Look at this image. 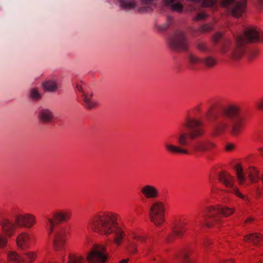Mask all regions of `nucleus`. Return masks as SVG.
<instances>
[{
  "mask_svg": "<svg viewBox=\"0 0 263 263\" xmlns=\"http://www.w3.org/2000/svg\"><path fill=\"white\" fill-rule=\"evenodd\" d=\"M222 37V34L220 32L216 33L213 37V41L217 43Z\"/></svg>",
  "mask_w": 263,
  "mask_h": 263,
  "instance_id": "nucleus-38",
  "label": "nucleus"
},
{
  "mask_svg": "<svg viewBox=\"0 0 263 263\" xmlns=\"http://www.w3.org/2000/svg\"><path fill=\"white\" fill-rule=\"evenodd\" d=\"M13 221H14L13 220ZM0 225L4 234L8 237L12 236L18 227L15 221H12L7 218H3L1 221Z\"/></svg>",
  "mask_w": 263,
  "mask_h": 263,
  "instance_id": "nucleus-16",
  "label": "nucleus"
},
{
  "mask_svg": "<svg viewBox=\"0 0 263 263\" xmlns=\"http://www.w3.org/2000/svg\"><path fill=\"white\" fill-rule=\"evenodd\" d=\"M211 243V241L209 240H205L203 243L204 246L206 247L207 245Z\"/></svg>",
  "mask_w": 263,
  "mask_h": 263,
  "instance_id": "nucleus-45",
  "label": "nucleus"
},
{
  "mask_svg": "<svg viewBox=\"0 0 263 263\" xmlns=\"http://www.w3.org/2000/svg\"><path fill=\"white\" fill-rule=\"evenodd\" d=\"M121 7L126 9H131L136 7V3L133 0H118Z\"/></svg>",
  "mask_w": 263,
  "mask_h": 263,
  "instance_id": "nucleus-26",
  "label": "nucleus"
},
{
  "mask_svg": "<svg viewBox=\"0 0 263 263\" xmlns=\"http://www.w3.org/2000/svg\"><path fill=\"white\" fill-rule=\"evenodd\" d=\"M187 58L190 67L192 69H195L196 66L201 63L208 68H212L217 64L216 59L212 56H208L201 59L190 53L189 54Z\"/></svg>",
  "mask_w": 263,
  "mask_h": 263,
  "instance_id": "nucleus-12",
  "label": "nucleus"
},
{
  "mask_svg": "<svg viewBox=\"0 0 263 263\" xmlns=\"http://www.w3.org/2000/svg\"><path fill=\"white\" fill-rule=\"evenodd\" d=\"M143 250L146 252V254H148L152 251V248L149 245L145 244L144 245Z\"/></svg>",
  "mask_w": 263,
  "mask_h": 263,
  "instance_id": "nucleus-39",
  "label": "nucleus"
},
{
  "mask_svg": "<svg viewBox=\"0 0 263 263\" xmlns=\"http://www.w3.org/2000/svg\"><path fill=\"white\" fill-rule=\"evenodd\" d=\"M182 125L186 129V132L180 130L177 135V140L180 146L164 142V146L167 151L174 154L198 156L215 147V145L212 142L199 139L205 134L201 121L187 117Z\"/></svg>",
  "mask_w": 263,
  "mask_h": 263,
  "instance_id": "nucleus-1",
  "label": "nucleus"
},
{
  "mask_svg": "<svg viewBox=\"0 0 263 263\" xmlns=\"http://www.w3.org/2000/svg\"><path fill=\"white\" fill-rule=\"evenodd\" d=\"M256 106L259 109H263V100L257 103L256 104Z\"/></svg>",
  "mask_w": 263,
  "mask_h": 263,
  "instance_id": "nucleus-42",
  "label": "nucleus"
},
{
  "mask_svg": "<svg viewBox=\"0 0 263 263\" xmlns=\"http://www.w3.org/2000/svg\"><path fill=\"white\" fill-rule=\"evenodd\" d=\"M16 242L19 248L22 250H26L29 248L31 237L27 233H22L17 236Z\"/></svg>",
  "mask_w": 263,
  "mask_h": 263,
  "instance_id": "nucleus-18",
  "label": "nucleus"
},
{
  "mask_svg": "<svg viewBox=\"0 0 263 263\" xmlns=\"http://www.w3.org/2000/svg\"><path fill=\"white\" fill-rule=\"evenodd\" d=\"M256 42H263V32L256 27H249L245 29L243 34L236 36L234 43L230 40H224L220 46V52L222 55L238 60L245 53L246 44Z\"/></svg>",
  "mask_w": 263,
  "mask_h": 263,
  "instance_id": "nucleus-4",
  "label": "nucleus"
},
{
  "mask_svg": "<svg viewBox=\"0 0 263 263\" xmlns=\"http://www.w3.org/2000/svg\"><path fill=\"white\" fill-rule=\"evenodd\" d=\"M91 242V239H90L89 238L86 237V239H85V241H84V243H85V245H88L89 243H90Z\"/></svg>",
  "mask_w": 263,
  "mask_h": 263,
  "instance_id": "nucleus-43",
  "label": "nucleus"
},
{
  "mask_svg": "<svg viewBox=\"0 0 263 263\" xmlns=\"http://www.w3.org/2000/svg\"><path fill=\"white\" fill-rule=\"evenodd\" d=\"M169 46L173 50H187L189 43L184 32L181 30L176 31L170 40Z\"/></svg>",
  "mask_w": 263,
  "mask_h": 263,
  "instance_id": "nucleus-9",
  "label": "nucleus"
},
{
  "mask_svg": "<svg viewBox=\"0 0 263 263\" xmlns=\"http://www.w3.org/2000/svg\"><path fill=\"white\" fill-rule=\"evenodd\" d=\"M235 170L236 176L238 179L239 183L242 184L246 180V177L243 174L242 169L241 166L238 164L237 165L235 166Z\"/></svg>",
  "mask_w": 263,
  "mask_h": 263,
  "instance_id": "nucleus-29",
  "label": "nucleus"
},
{
  "mask_svg": "<svg viewBox=\"0 0 263 263\" xmlns=\"http://www.w3.org/2000/svg\"><path fill=\"white\" fill-rule=\"evenodd\" d=\"M76 87L81 93L80 97L82 98V104L85 108L91 109L98 105L97 102L92 99L93 94L92 92L84 91L82 87L79 84L77 85Z\"/></svg>",
  "mask_w": 263,
  "mask_h": 263,
  "instance_id": "nucleus-15",
  "label": "nucleus"
},
{
  "mask_svg": "<svg viewBox=\"0 0 263 263\" xmlns=\"http://www.w3.org/2000/svg\"><path fill=\"white\" fill-rule=\"evenodd\" d=\"M132 239L136 240L141 243H144L146 239V237L144 236L137 235L135 234H132Z\"/></svg>",
  "mask_w": 263,
  "mask_h": 263,
  "instance_id": "nucleus-35",
  "label": "nucleus"
},
{
  "mask_svg": "<svg viewBox=\"0 0 263 263\" xmlns=\"http://www.w3.org/2000/svg\"><path fill=\"white\" fill-rule=\"evenodd\" d=\"M45 90L49 92H55L59 88V84L54 80H47L43 83Z\"/></svg>",
  "mask_w": 263,
  "mask_h": 263,
  "instance_id": "nucleus-23",
  "label": "nucleus"
},
{
  "mask_svg": "<svg viewBox=\"0 0 263 263\" xmlns=\"http://www.w3.org/2000/svg\"><path fill=\"white\" fill-rule=\"evenodd\" d=\"M212 121L214 135L229 131L233 136H237L242 129L241 108L237 104H229L220 108L213 115Z\"/></svg>",
  "mask_w": 263,
  "mask_h": 263,
  "instance_id": "nucleus-2",
  "label": "nucleus"
},
{
  "mask_svg": "<svg viewBox=\"0 0 263 263\" xmlns=\"http://www.w3.org/2000/svg\"><path fill=\"white\" fill-rule=\"evenodd\" d=\"M253 55H250V58H252Z\"/></svg>",
  "mask_w": 263,
  "mask_h": 263,
  "instance_id": "nucleus-49",
  "label": "nucleus"
},
{
  "mask_svg": "<svg viewBox=\"0 0 263 263\" xmlns=\"http://www.w3.org/2000/svg\"><path fill=\"white\" fill-rule=\"evenodd\" d=\"M172 18H169L165 23L163 25L158 26V29L161 31H164L166 30L172 24Z\"/></svg>",
  "mask_w": 263,
  "mask_h": 263,
  "instance_id": "nucleus-32",
  "label": "nucleus"
},
{
  "mask_svg": "<svg viewBox=\"0 0 263 263\" xmlns=\"http://www.w3.org/2000/svg\"><path fill=\"white\" fill-rule=\"evenodd\" d=\"M261 236L257 233L250 234L244 237L246 242H251L254 245L257 246L258 242L261 240Z\"/></svg>",
  "mask_w": 263,
  "mask_h": 263,
  "instance_id": "nucleus-25",
  "label": "nucleus"
},
{
  "mask_svg": "<svg viewBox=\"0 0 263 263\" xmlns=\"http://www.w3.org/2000/svg\"><path fill=\"white\" fill-rule=\"evenodd\" d=\"M8 237L5 235L2 234L0 232V249H4L6 248L8 242Z\"/></svg>",
  "mask_w": 263,
  "mask_h": 263,
  "instance_id": "nucleus-33",
  "label": "nucleus"
},
{
  "mask_svg": "<svg viewBox=\"0 0 263 263\" xmlns=\"http://www.w3.org/2000/svg\"><path fill=\"white\" fill-rule=\"evenodd\" d=\"M87 259L89 263H105L108 260V255L104 247L95 244L88 254Z\"/></svg>",
  "mask_w": 263,
  "mask_h": 263,
  "instance_id": "nucleus-10",
  "label": "nucleus"
},
{
  "mask_svg": "<svg viewBox=\"0 0 263 263\" xmlns=\"http://www.w3.org/2000/svg\"><path fill=\"white\" fill-rule=\"evenodd\" d=\"M249 177L251 182L254 183L261 180L263 184V171L259 175L258 171L254 168H251L249 171Z\"/></svg>",
  "mask_w": 263,
  "mask_h": 263,
  "instance_id": "nucleus-24",
  "label": "nucleus"
},
{
  "mask_svg": "<svg viewBox=\"0 0 263 263\" xmlns=\"http://www.w3.org/2000/svg\"><path fill=\"white\" fill-rule=\"evenodd\" d=\"M185 223H182L177 224L173 229L172 232L166 236V240L167 242L174 241L176 236H181L185 231Z\"/></svg>",
  "mask_w": 263,
  "mask_h": 263,
  "instance_id": "nucleus-20",
  "label": "nucleus"
},
{
  "mask_svg": "<svg viewBox=\"0 0 263 263\" xmlns=\"http://www.w3.org/2000/svg\"><path fill=\"white\" fill-rule=\"evenodd\" d=\"M181 259L183 261L184 263H193L189 258V256L187 252H183L181 254Z\"/></svg>",
  "mask_w": 263,
  "mask_h": 263,
  "instance_id": "nucleus-37",
  "label": "nucleus"
},
{
  "mask_svg": "<svg viewBox=\"0 0 263 263\" xmlns=\"http://www.w3.org/2000/svg\"><path fill=\"white\" fill-rule=\"evenodd\" d=\"M0 263H4V262H3L0 261Z\"/></svg>",
  "mask_w": 263,
  "mask_h": 263,
  "instance_id": "nucleus-50",
  "label": "nucleus"
},
{
  "mask_svg": "<svg viewBox=\"0 0 263 263\" xmlns=\"http://www.w3.org/2000/svg\"><path fill=\"white\" fill-rule=\"evenodd\" d=\"M262 261H263V259H262Z\"/></svg>",
  "mask_w": 263,
  "mask_h": 263,
  "instance_id": "nucleus-51",
  "label": "nucleus"
},
{
  "mask_svg": "<svg viewBox=\"0 0 263 263\" xmlns=\"http://www.w3.org/2000/svg\"><path fill=\"white\" fill-rule=\"evenodd\" d=\"M30 97L34 101L39 100L41 97V94L36 88H33L30 91Z\"/></svg>",
  "mask_w": 263,
  "mask_h": 263,
  "instance_id": "nucleus-31",
  "label": "nucleus"
},
{
  "mask_svg": "<svg viewBox=\"0 0 263 263\" xmlns=\"http://www.w3.org/2000/svg\"><path fill=\"white\" fill-rule=\"evenodd\" d=\"M255 4L258 8L263 9V0H256Z\"/></svg>",
  "mask_w": 263,
  "mask_h": 263,
  "instance_id": "nucleus-40",
  "label": "nucleus"
},
{
  "mask_svg": "<svg viewBox=\"0 0 263 263\" xmlns=\"http://www.w3.org/2000/svg\"><path fill=\"white\" fill-rule=\"evenodd\" d=\"M219 181L227 188L226 192L235 194L242 199L247 200L248 198L242 194L234 186V178L229 173L224 171L220 172L218 175Z\"/></svg>",
  "mask_w": 263,
  "mask_h": 263,
  "instance_id": "nucleus-11",
  "label": "nucleus"
},
{
  "mask_svg": "<svg viewBox=\"0 0 263 263\" xmlns=\"http://www.w3.org/2000/svg\"><path fill=\"white\" fill-rule=\"evenodd\" d=\"M36 257V255L34 252H26L24 253L23 257L14 252H10L7 254L8 260L11 263H22L25 260L31 263Z\"/></svg>",
  "mask_w": 263,
  "mask_h": 263,
  "instance_id": "nucleus-14",
  "label": "nucleus"
},
{
  "mask_svg": "<svg viewBox=\"0 0 263 263\" xmlns=\"http://www.w3.org/2000/svg\"><path fill=\"white\" fill-rule=\"evenodd\" d=\"M213 29V26L210 24H205L202 25L199 28L197 31H199L201 33H205L212 30ZM195 31H196V30H195Z\"/></svg>",
  "mask_w": 263,
  "mask_h": 263,
  "instance_id": "nucleus-34",
  "label": "nucleus"
},
{
  "mask_svg": "<svg viewBox=\"0 0 263 263\" xmlns=\"http://www.w3.org/2000/svg\"><path fill=\"white\" fill-rule=\"evenodd\" d=\"M140 192L146 199H153L158 197L159 192L158 189L151 184H146L141 188Z\"/></svg>",
  "mask_w": 263,
  "mask_h": 263,
  "instance_id": "nucleus-17",
  "label": "nucleus"
},
{
  "mask_svg": "<svg viewBox=\"0 0 263 263\" xmlns=\"http://www.w3.org/2000/svg\"><path fill=\"white\" fill-rule=\"evenodd\" d=\"M189 3V10L193 11L200 7H210L214 5L217 0H187ZM221 5L228 8L231 15L235 17H240L246 11L247 0H221Z\"/></svg>",
  "mask_w": 263,
  "mask_h": 263,
  "instance_id": "nucleus-6",
  "label": "nucleus"
},
{
  "mask_svg": "<svg viewBox=\"0 0 263 263\" xmlns=\"http://www.w3.org/2000/svg\"><path fill=\"white\" fill-rule=\"evenodd\" d=\"M129 261V258L123 259L120 260L119 263H127Z\"/></svg>",
  "mask_w": 263,
  "mask_h": 263,
  "instance_id": "nucleus-44",
  "label": "nucleus"
},
{
  "mask_svg": "<svg viewBox=\"0 0 263 263\" xmlns=\"http://www.w3.org/2000/svg\"><path fill=\"white\" fill-rule=\"evenodd\" d=\"M87 229L101 235H112L113 241L117 246L122 244L125 237L115 213L101 212L93 215L88 220Z\"/></svg>",
  "mask_w": 263,
  "mask_h": 263,
  "instance_id": "nucleus-3",
  "label": "nucleus"
},
{
  "mask_svg": "<svg viewBox=\"0 0 263 263\" xmlns=\"http://www.w3.org/2000/svg\"><path fill=\"white\" fill-rule=\"evenodd\" d=\"M234 147V145L233 144H228L226 146V149L227 151H232Z\"/></svg>",
  "mask_w": 263,
  "mask_h": 263,
  "instance_id": "nucleus-41",
  "label": "nucleus"
},
{
  "mask_svg": "<svg viewBox=\"0 0 263 263\" xmlns=\"http://www.w3.org/2000/svg\"><path fill=\"white\" fill-rule=\"evenodd\" d=\"M164 5L171 8L173 10L181 12L183 8V5L180 0H163Z\"/></svg>",
  "mask_w": 263,
  "mask_h": 263,
  "instance_id": "nucleus-22",
  "label": "nucleus"
},
{
  "mask_svg": "<svg viewBox=\"0 0 263 263\" xmlns=\"http://www.w3.org/2000/svg\"><path fill=\"white\" fill-rule=\"evenodd\" d=\"M70 216V211L60 210L53 212L52 218L48 216L44 217L46 227L53 241V248L56 251H61L64 249L68 230L65 227H55V224L67 221Z\"/></svg>",
  "mask_w": 263,
  "mask_h": 263,
  "instance_id": "nucleus-5",
  "label": "nucleus"
},
{
  "mask_svg": "<svg viewBox=\"0 0 263 263\" xmlns=\"http://www.w3.org/2000/svg\"><path fill=\"white\" fill-rule=\"evenodd\" d=\"M85 259L83 257L74 254H69L68 263H85Z\"/></svg>",
  "mask_w": 263,
  "mask_h": 263,
  "instance_id": "nucleus-28",
  "label": "nucleus"
},
{
  "mask_svg": "<svg viewBox=\"0 0 263 263\" xmlns=\"http://www.w3.org/2000/svg\"><path fill=\"white\" fill-rule=\"evenodd\" d=\"M195 46L199 50L203 52H210L211 51L207 44L201 41H197L196 42Z\"/></svg>",
  "mask_w": 263,
  "mask_h": 263,
  "instance_id": "nucleus-27",
  "label": "nucleus"
},
{
  "mask_svg": "<svg viewBox=\"0 0 263 263\" xmlns=\"http://www.w3.org/2000/svg\"><path fill=\"white\" fill-rule=\"evenodd\" d=\"M38 117L42 122L48 123L53 119L54 114L51 109L48 108H43L39 110Z\"/></svg>",
  "mask_w": 263,
  "mask_h": 263,
  "instance_id": "nucleus-19",
  "label": "nucleus"
},
{
  "mask_svg": "<svg viewBox=\"0 0 263 263\" xmlns=\"http://www.w3.org/2000/svg\"><path fill=\"white\" fill-rule=\"evenodd\" d=\"M208 16V15L205 12L202 11L197 15L194 20L196 21L204 20Z\"/></svg>",
  "mask_w": 263,
  "mask_h": 263,
  "instance_id": "nucleus-36",
  "label": "nucleus"
},
{
  "mask_svg": "<svg viewBox=\"0 0 263 263\" xmlns=\"http://www.w3.org/2000/svg\"><path fill=\"white\" fill-rule=\"evenodd\" d=\"M253 220V218H251V217H249L248 218V219H247L246 220H245V222H248L249 221H251Z\"/></svg>",
  "mask_w": 263,
  "mask_h": 263,
  "instance_id": "nucleus-47",
  "label": "nucleus"
},
{
  "mask_svg": "<svg viewBox=\"0 0 263 263\" xmlns=\"http://www.w3.org/2000/svg\"><path fill=\"white\" fill-rule=\"evenodd\" d=\"M127 251L132 254H135L137 252V245L133 241H128L126 246Z\"/></svg>",
  "mask_w": 263,
  "mask_h": 263,
  "instance_id": "nucleus-30",
  "label": "nucleus"
},
{
  "mask_svg": "<svg viewBox=\"0 0 263 263\" xmlns=\"http://www.w3.org/2000/svg\"><path fill=\"white\" fill-rule=\"evenodd\" d=\"M14 220L18 228H31L36 222L35 216L30 214L22 215L20 214H15L13 216Z\"/></svg>",
  "mask_w": 263,
  "mask_h": 263,
  "instance_id": "nucleus-13",
  "label": "nucleus"
},
{
  "mask_svg": "<svg viewBox=\"0 0 263 263\" xmlns=\"http://www.w3.org/2000/svg\"><path fill=\"white\" fill-rule=\"evenodd\" d=\"M211 110H209L206 113V115H205V116L207 117V118H209V116H210V114H211Z\"/></svg>",
  "mask_w": 263,
  "mask_h": 263,
  "instance_id": "nucleus-46",
  "label": "nucleus"
},
{
  "mask_svg": "<svg viewBox=\"0 0 263 263\" xmlns=\"http://www.w3.org/2000/svg\"><path fill=\"white\" fill-rule=\"evenodd\" d=\"M156 0H140L141 6L138 7V11L141 13L152 11Z\"/></svg>",
  "mask_w": 263,
  "mask_h": 263,
  "instance_id": "nucleus-21",
  "label": "nucleus"
},
{
  "mask_svg": "<svg viewBox=\"0 0 263 263\" xmlns=\"http://www.w3.org/2000/svg\"><path fill=\"white\" fill-rule=\"evenodd\" d=\"M224 263H233V261L232 260H229V261H226Z\"/></svg>",
  "mask_w": 263,
  "mask_h": 263,
  "instance_id": "nucleus-48",
  "label": "nucleus"
},
{
  "mask_svg": "<svg viewBox=\"0 0 263 263\" xmlns=\"http://www.w3.org/2000/svg\"><path fill=\"white\" fill-rule=\"evenodd\" d=\"M164 212V203L160 201H154L149 209V217L151 221L157 227L162 225L165 221Z\"/></svg>",
  "mask_w": 263,
  "mask_h": 263,
  "instance_id": "nucleus-8",
  "label": "nucleus"
},
{
  "mask_svg": "<svg viewBox=\"0 0 263 263\" xmlns=\"http://www.w3.org/2000/svg\"><path fill=\"white\" fill-rule=\"evenodd\" d=\"M234 211L228 208L220 206L208 208L204 215V223L208 227L218 226L221 222V216H228Z\"/></svg>",
  "mask_w": 263,
  "mask_h": 263,
  "instance_id": "nucleus-7",
  "label": "nucleus"
}]
</instances>
